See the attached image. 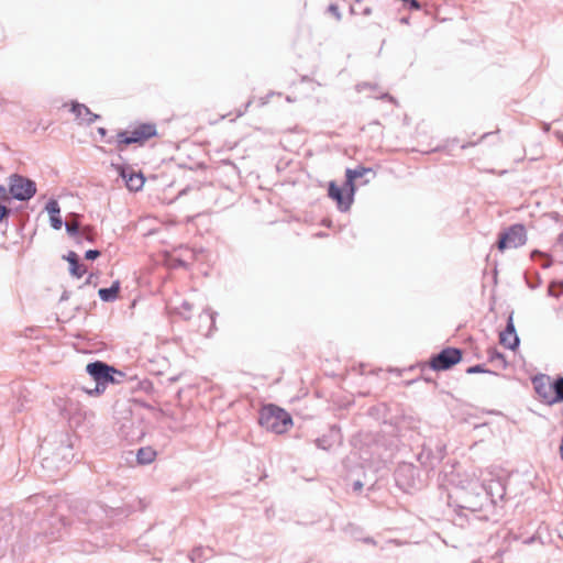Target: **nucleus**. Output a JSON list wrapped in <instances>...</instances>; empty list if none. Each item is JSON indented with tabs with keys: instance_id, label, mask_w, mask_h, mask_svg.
<instances>
[{
	"instance_id": "obj_1",
	"label": "nucleus",
	"mask_w": 563,
	"mask_h": 563,
	"mask_svg": "<svg viewBox=\"0 0 563 563\" xmlns=\"http://www.w3.org/2000/svg\"><path fill=\"white\" fill-rule=\"evenodd\" d=\"M86 371L96 382V387L87 390L89 395H101L109 384H119L125 377L124 373L100 361L89 363Z\"/></svg>"
},
{
	"instance_id": "obj_2",
	"label": "nucleus",
	"mask_w": 563,
	"mask_h": 563,
	"mask_svg": "<svg viewBox=\"0 0 563 563\" xmlns=\"http://www.w3.org/2000/svg\"><path fill=\"white\" fill-rule=\"evenodd\" d=\"M260 424L266 430L277 434H283L292 427L291 416L283 408L269 404L260 410Z\"/></svg>"
},
{
	"instance_id": "obj_3",
	"label": "nucleus",
	"mask_w": 563,
	"mask_h": 563,
	"mask_svg": "<svg viewBox=\"0 0 563 563\" xmlns=\"http://www.w3.org/2000/svg\"><path fill=\"white\" fill-rule=\"evenodd\" d=\"M157 129L154 123H140L130 131L118 134V147L124 150L125 146L136 143L143 145L150 139L156 136Z\"/></svg>"
},
{
	"instance_id": "obj_4",
	"label": "nucleus",
	"mask_w": 563,
	"mask_h": 563,
	"mask_svg": "<svg viewBox=\"0 0 563 563\" xmlns=\"http://www.w3.org/2000/svg\"><path fill=\"white\" fill-rule=\"evenodd\" d=\"M355 185L344 183L343 186H339L335 181H331L328 188V196L336 202L338 208L341 211H347L354 200Z\"/></svg>"
},
{
	"instance_id": "obj_5",
	"label": "nucleus",
	"mask_w": 563,
	"mask_h": 563,
	"mask_svg": "<svg viewBox=\"0 0 563 563\" xmlns=\"http://www.w3.org/2000/svg\"><path fill=\"white\" fill-rule=\"evenodd\" d=\"M462 358L463 353L460 349L446 347L429 360V366L437 372L448 371L459 364Z\"/></svg>"
},
{
	"instance_id": "obj_6",
	"label": "nucleus",
	"mask_w": 563,
	"mask_h": 563,
	"mask_svg": "<svg viewBox=\"0 0 563 563\" xmlns=\"http://www.w3.org/2000/svg\"><path fill=\"white\" fill-rule=\"evenodd\" d=\"M527 242V232L522 224H514L506 232L501 233L497 243L500 252L507 249H517Z\"/></svg>"
},
{
	"instance_id": "obj_7",
	"label": "nucleus",
	"mask_w": 563,
	"mask_h": 563,
	"mask_svg": "<svg viewBox=\"0 0 563 563\" xmlns=\"http://www.w3.org/2000/svg\"><path fill=\"white\" fill-rule=\"evenodd\" d=\"M9 190L18 200H29L36 192L35 183L20 175H12L9 179Z\"/></svg>"
},
{
	"instance_id": "obj_8",
	"label": "nucleus",
	"mask_w": 563,
	"mask_h": 563,
	"mask_svg": "<svg viewBox=\"0 0 563 563\" xmlns=\"http://www.w3.org/2000/svg\"><path fill=\"white\" fill-rule=\"evenodd\" d=\"M499 343L509 350H515L519 345V338L516 333L511 314L508 318L506 329L499 334Z\"/></svg>"
},
{
	"instance_id": "obj_9",
	"label": "nucleus",
	"mask_w": 563,
	"mask_h": 563,
	"mask_svg": "<svg viewBox=\"0 0 563 563\" xmlns=\"http://www.w3.org/2000/svg\"><path fill=\"white\" fill-rule=\"evenodd\" d=\"M536 391L543 399L544 402L552 405L553 401V383H551L548 378L536 379L534 382Z\"/></svg>"
},
{
	"instance_id": "obj_10",
	"label": "nucleus",
	"mask_w": 563,
	"mask_h": 563,
	"mask_svg": "<svg viewBox=\"0 0 563 563\" xmlns=\"http://www.w3.org/2000/svg\"><path fill=\"white\" fill-rule=\"evenodd\" d=\"M70 111L80 123L91 124L98 118L89 110L88 107L81 103H73Z\"/></svg>"
},
{
	"instance_id": "obj_11",
	"label": "nucleus",
	"mask_w": 563,
	"mask_h": 563,
	"mask_svg": "<svg viewBox=\"0 0 563 563\" xmlns=\"http://www.w3.org/2000/svg\"><path fill=\"white\" fill-rule=\"evenodd\" d=\"M121 176L125 180V185L131 191H139L144 186V177L141 173L130 172L126 173L124 169L121 172Z\"/></svg>"
},
{
	"instance_id": "obj_12",
	"label": "nucleus",
	"mask_w": 563,
	"mask_h": 563,
	"mask_svg": "<svg viewBox=\"0 0 563 563\" xmlns=\"http://www.w3.org/2000/svg\"><path fill=\"white\" fill-rule=\"evenodd\" d=\"M65 258L69 263V273L71 276L81 278L87 273V267L79 263L77 253L71 251L65 256Z\"/></svg>"
},
{
	"instance_id": "obj_13",
	"label": "nucleus",
	"mask_w": 563,
	"mask_h": 563,
	"mask_svg": "<svg viewBox=\"0 0 563 563\" xmlns=\"http://www.w3.org/2000/svg\"><path fill=\"white\" fill-rule=\"evenodd\" d=\"M46 210L49 213L51 224L55 230H59L63 225L62 218L59 216L60 209L56 200H49L46 205Z\"/></svg>"
},
{
	"instance_id": "obj_14",
	"label": "nucleus",
	"mask_w": 563,
	"mask_h": 563,
	"mask_svg": "<svg viewBox=\"0 0 563 563\" xmlns=\"http://www.w3.org/2000/svg\"><path fill=\"white\" fill-rule=\"evenodd\" d=\"M212 555L213 551L211 548L196 547L190 551L188 558L192 563H202Z\"/></svg>"
},
{
	"instance_id": "obj_15",
	"label": "nucleus",
	"mask_w": 563,
	"mask_h": 563,
	"mask_svg": "<svg viewBox=\"0 0 563 563\" xmlns=\"http://www.w3.org/2000/svg\"><path fill=\"white\" fill-rule=\"evenodd\" d=\"M120 282L115 280L110 288H100L98 295L103 301H113L119 297Z\"/></svg>"
},
{
	"instance_id": "obj_16",
	"label": "nucleus",
	"mask_w": 563,
	"mask_h": 563,
	"mask_svg": "<svg viewBox=\"0 0 563 563\" xmlns=\"http://www.w3.org/2000/svg\"><path fill=\"white\" fill-rule=\"evenodd\" d=\"M156 451L150 446L141 448L137 451L136 459L139 464H150L156 459Z\"/></svg>"
},
{
	"instance_id": "obj_17",
	"label": "nucleus",
	"mask_w": 563,
	"mask_h": 563,
	"mask_svg": "<svg viewBox=\"0 0 563 563\" xmlns=\"http://www.w3.org/2000/svg\"><path fill=\"white\" fill-rule=\"evenodd\" d=\"M372 172L371 168H365V167H356L354 169H346L345 172V177H346V183H349L350 185H355L354 181L355 179L357 178H361L363 177L365 174Z\"/></svg>"
},
{
	"instance_id": "obj_18",
	"label": "nucleus",
	"mask_w": 563,
	"mask_h": 563,
	"mask_svg": "<svg viewBox=\"0 0 563 563\" xmlns=\"http://www.w3.org/2000/svg\"><path fill=\"white\" fill-rule=\"evenodd\" d=\"M553 404L563 402V377L558 378L553 383Z\"/></svg>"
},
{
	"instance_id": "obj_19",
	"label": "nucleus",
	"mask_w": 563,
	"mask_h": 563,
	"mask_svg": "<svg viewBox=\"0 0 563 563\" xmlns=\"http://www.w3.org/2000/svg\"><path fill=\"white\" fill-rule=\"evenodd\" d=\"M66 230H67L68 234L70 236H73L77 243H79V233H80L81 229H79L78 222L77 221L67 222Z\"/></svg>"
},
{
	"instance_id": "obj_20",
	"label": "nucleus",
	"mask_w": 563,
	"mask_h": 563,
	"mask_svg": "<svg viewBox=\"0 0 563 563\" xmlns=\"http://www.w3.org/2000/svg\"><path fill=\"white\" fill-rule=\"evenodd\" d=\"M96 235H97V233L92 228L84 227L79 233V243L81 242V239H85L89 242H93L96 239Z\"/></svg>"
},
{
	"instance_id": "obj_21",
	"label": "nucleus",
	"mask_w": 563,
	"mask_h": 563,
	"mask_svg": "<svg viewBox=\"0 0 563 563\" xmlns=\"http://www.w3.org/2000/svg\"><path fill=\"white\" fill-rule=\"evenodd\" d=\"M328 12L335 19L341 20V13L339 11V7L336 4H330L328 8Z\"/></svg>"
},
{
	"instance_id": "obj_22",
	"label": "nucleus",
	"mask_w": 563,
	"mask_h": 563,
	"mask_svg": "<svg viewBox=\"0 0 563 563\" xmlns=\"http://www.w3.org/2000/svg\"><path fill=\"white\" fill-rule=\"evenodd\" d=\"M355 539L365 545L375 547L377 544V541L372 537H364V538L355 537Z\"/></svg>"
},
{
	"instance_id": "obj_23",
	"label": "nucleus",
	"mask_w": 563,
	"mask_h": 563,
	"mask_svg": "<svg viewBox=\"0 0 563 563\" xmlns=\"http://www.w3.org/2000/svg\"><path fill=\"white\" fill-rule=\"evenodd\" d=\"M486 372H487V369H485L482 365L471 366L466 369L467 374L486 373Z\"/></svg>"
},
{
	"instance_id": "obj_24",
	"label": "nucleus",
	"mask_w": 563,
	"mask_h": 563,
	"mask_svg": "<svg viewBox=\"0 0 563 563\" xmlns=\"http://www.w3.org/2000/svg\"><path fill=\"white\" fill-rule=\"evenodd\" d=\"M99 256H100V252H99V251H97V250H89V251H87V252H86V254H85V257H86L87 260H96V258H97V257H99Z\"/></svg>"
},
{
	"instance_id": "obj_25",
	"label": "nucleus",
	"mask_w": 563,
	"mask_h": 563,
	"mask_svg": "<svg viewBox=\"0 0 563 563\" xmlns=\"http://www.w3.org/2000/svg\"><path fill=\"white\" fill-rule=\"evenodd\" d=\"M9 214V209L0 205V221Z\"/></svg>"
},
{
	"instance_id": "obj_26",
	"label": "nucleus",
	"mask_w": 563,
	"mask_h": 563,
	"mask_svg": "<svg viewBox=\"0 0 563 563\" xmlns=\"http://www.w3.org/2000/svg\"><path fill=\"white\" fill-rule=\"evenodd\" d=\"M503 551L498 550L495 554V556L493 558V560L495 561V563H500L499 561V556L501 555Z\"/></svg>"
},
{
	"instance_id": "obj_27",
	"label": "nucleus",
	"mask_w": 563,
	"mask_h": 563,
	"mask_svg": "<svg viewBox=\"0 0 563 563\" xmlns=\"http://www.w3.org/2000/svg\"><path fill=\"white\" fill-rule=\"evenodd\" d=\"M493 357H499V358H503V356H501L499 353H497V352H494V354H492V358H493Z\"/></svg>"
}]
</instances>
